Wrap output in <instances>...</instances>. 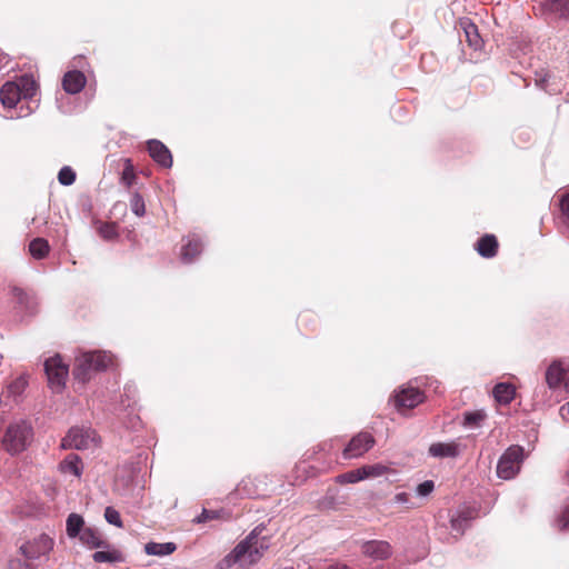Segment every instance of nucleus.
Instances as JSON below:
<instances>
[{"label":"nucleus","instance_id":"f257e3e1","mask_svg":"<svg viewBox=\"0 0 569 569\" xmlns=\"http://www.w3.org/2000/svg\"><path fill=\"white\" fill-rule=\"evenodd\" d=\"M261 532L262 529L256 528L243 541L236 546L226 561L229 565L239 563L242 567L256 563L269 547L267 539L260 537Z\"/></svg>","mask_w":569,"mask_h":569},{"label":"nucleus","instance_id":"f03ea898","mask_svg":"<svg viewBox=\"0 0 569 569\" xmlns=\"http://www.w3.org/2000/svg\"><path fill=\"white\" fill-rule=\"evenodd\" d=\"M112 356L103 351L82 352L76 359V367L73 370L74 378L84 383L90 380L91 375L101 370L108 369L112 366Z\"/></svg>","mask_w":569,"mask_h":569},{"label":"nucleus","instance_id":"7ed1b4c3","mask_svg":"<svg viewBox=\"0 0 569 569\" xmlns=\"http://www.w3.org/2000/svg\"><path fill=\"white\" fill-rule=\"evenodd\" d=\"M32 440V427L26 420L10 423L1 439L3 449L14 456L24 451Z\"/></svg>","mask_w":569,"mask_h":569},{"label":"nucleus","instance_id":"20e7f679","mask_svg":"<svg viewBox=\"0 0 569 569\" xmlns=\"http://www.w3.org/2000/svg\"><path fill=\"white\" fill-rule=\"evenodd\" d=\"M523 448L520 446H510L500 457L497 465V476L503 480L515 478L520 471L523 461Z\"/></svg>","mask_w":569,"mask_h":569},{"label":"nucleus","instance_id":"39448f33","mask_svg":"<svg viewBox=\"0 0 569 569\" xmlns=\"http://www.w3.org/2000/svg\"><path fill=\"white\" fill-rule=\"evenodd\" d=\"M44 371L47 373L49 387L53 391L60 392L64 388L66 380L68 378V365L62 361L59 355H56L46 360Z\"/></svg>","mask_w":569,"mask_h":569},{"label":"nucleus","instance_id":"423d86ee","mask_svg":"<svg viewBox=\"0 0 569 569\" xmlns=\"http://www.w3.org/2000/svg\"><path fill=\"white\" fill-rule=\"evenodd\" d=\"M97 442L96 432L90 428L73 427L61 441L63 449H89Z\"/></svg>","mask_w":569,"mask_h":569},{"label":"nucleus","instance_id":"0eeeda50","mask_svg":"<svg viewBox=\"0 0 569 569\" xmlns=\"http://www.w3.org/2000/svg\"><path fill=\"white\" fill-rule=\"evenodd\" d=\"M361 552L372 561H383L392 557L393 548L386 540H368L361 545Z\"/></svg>","mask_w":569,"mask_h":569},{"label":"nucleus","instance_id":"6e6552de","mask_svg":"<svg viewBox=\"0 0 569 569\" xmlns=\"http://www.w3.org/2000/svg\"><path fill=\"white\" fill-rule=\"evenodd\" d=\"M53 547V540L47 535H40L32 541L21 546V551L27 559H38L47 556Z\"/></svg>","mask_w":569,"mask_h":569},{"label":"nucleus","instance_id":"1a4fd4ad","mask_svg":"<svg viewBox=\"0 0 569 569\" xmlns=\"http://www.w3.org/2000/svg\"><path fill=\"white\" fill-rule=\"evenodd\" d=\"M422 401V392L412 387H403L395 395V406L398 409H411Z\"/></svg>","mask_w":569,"mask_h":569},{"label":"nucleus","instance_id":"9d476101","mask_svg":"<svg viewBox=\"0 0 569 569\" xmlns=\"http://www.w3.org/2000/svg\"><path fill=\"white\" fill-rule=\"evenodd\" d=\"M375 440L369 433H359L351 439L343 451L345 458L351 459L362 456L373 445Z\"/></svg>","mask_w":569,"mask_h":569},{"label":"nucleus","instance_id":"9b49d317","mask_svg":"<svg viewBox=\"0 0 569 569\" xmlns=\"http://www.w3.org/2000/svg\"><path fill=\"white\" fill-rule=\"evenodd\" d=\"M568 371V366L562 360H555L546 370V382L550 389H557Z\"/></svg>","mask_w":569,"mask_h":569},{"label":"nucleus","instance_id":"f8f14e48","mask_svg":"<svg viewBox=\"0 0 569 569\" xmlns=\"http://www.w3.org/2000/svg\"><path fill=\"white\" fill-rule=\"evenodd\" d=\"M148 151L150 157L160 166L171 168L172 157L169 149L159 140H150L148 142Z\"/></svg>","mask_w":569,"mask_h":569},{"label":"nucleus","instance_id":"ddd939ff","mask_svg":"<svg viewBox=\"0 0 569 569\" xmlns=\"http://www.w3.org/2000/svg\"><path fill=\"white\" fill-rule=\"evenodd\" d=\"M428 451L435 458H456L460 455L462 448L456 441L436 442L429 447Z\"/></svg>","mask_w":569,"mask_h":569},{"label":"nucleus","instance_id":"4468645a","mask_svg":"<svg viewBox=\"0 0 569 569\" xmlns=\"http://www.w3.org/2000/svg\"><path fill=\"white\" fill-rule=\"evenodd\" d=\"M87 79L80 71H69L62 79V87L66 92L76 94L80 92L86 86Z\"/></svg>","mask_w":569,"mask_h":569},{"label":"nucleus","instance_id":"2eb2a0df","mask_svg":"<svg viewBox=\"0 0 569 569\" xmlns=\"http://www.w3.org/2000/svg\"><path fill=\"white\" fill-rule=\"evenodd\" d=\"M59 471L79 479L83 471V463L78 455L70 453L59 463Z\"/></svg>","mask_w":569,"mask_h":569},{"label":"nucleus","instance_id":"dca6fc26","mask_svg":"<svg viewBox=\"0 0 569 569\" xmlns=\"http://www.w3.org/2000/svg\"><path fill=\"white\" fill-rule=\"evenodd\" d=\"M20 89L16 82H6L0 90V101L4 107L13 108L21 99Z\"/></svg>","mask_w":569,"mask_h":569},{"label":"nucleus","instance_id":"f3484780","mask_svg":"<svg viewBox=\"0 0 569 569\" xmlns=\"http://www.w3.org/2000/svg\"><path fill=\"white\" fill-rule=\"evenodd\" d=\"M79 538L90 549L108 547V542L103 539L101 532L94 528H84Z\"/></svg>","mask_w":569,"mask_h":569},{"label":"nucleus","instance_id":"a211bd4d","mask_svg":"<svg viewBox=\"0 0 569 569\" xmlns=\"http://www.w3.org/2000/svg\"><path fill=\"white\" fill-rule=\"evenodd\" d=\"M101 548L103 550L96 551L92 555V559L96 562L119 563V562L124 561V556L119 549L111 547L109 543H108V547H101Z\"/></svg>","mask_w":569,"mask_h":569},{"label":"nucleus","instance_id":"6ab92c4d","mask_svg":"<svg viewBox=\"0 0 569 569\" xmlns=\"http://www.w3.org/2000/svg\"><path fill=\"white\" fill-rule=\"evenodd\" d=\"M460 27L465 32L466 40L469 43V46L472 47L473 49H480L482 46V40L478 32L477 26L469 19H461Z\"/></svg>","mask_w":569,"mask_h":569},{"label":"nucleus","instance_id":"aec40b11","mask_svg":"<svg viewBox=\"0 0 569 569\" xmlns=\"http://www.w3.org/2000/svg\"><path fill=\"white\" fill-rule=\"evenodd\" d=\"M476 249L481 257L492 258L497 253L498 242L495 236L486 234L477 242Z\"/></svg>","mask_w":569,"mask_h":569},{"label":"nucleus","instance_id":"412c9836","mask_svg":"<svg viewBox=\"0 0 569 569\" xmlns=\"http://www.w3.org/2000/svg\"><path fill=\"white\" fill-rule=\"evenodd\" d=\"M202 251V243L196 237H189L181 250V258L184 262H191Z\"/></svg>","mask_w":569,"mask_h":569},{"label":"nucleus","instance_id":"4be33fe9","mask_svg":"<svg viewBox=\"0 0 569 569\" xmlns=\"http://www.w3.org/2000/svg\"><path fill=\"white\" fill-rule=\"evenodd\" d=\"M516 395V389L511 383L501 382L493 388L495 399L502 405L510 403Z\"/></svg>","mask_w":569,"mask_h":569},{"label":"nucleus","instance_id":"5701e85b","mask_svg":"<svg viewBox=\"0 0 569 569\" xmlns=\"http://www.w3.org/2000/svg\"><path fill=\"white\" fill-rule=\"evenodd\" d=\"M176 545L173 542H148L144 546V551L150 556H168L171 555L176 550Z\"/></svg>","mask_w":569,"mask_h":569},{"label":"nucleus","instance_id":"b1692460","mask_svg":"<svg viewBox=\"0 0 569 569\" xmlns=\"http://www.w3.org/2000/svg\"><path fill=\"white\" fill-rule=\"evenodd\" d=\"M20 89V94L24 99L32 98L37 92V84L32 76H22L16 81Z\"/></svg>","mask_w":569,"mask_h":569},{"label":"nucleus","instance_id":"393cba45","mask_svg":"<svg viewBox=\"0 0 569 569\" xmlns=\"http://www.w3.org/2000/svg\"><path fill=\"white\" fill-rule=\"evenodd\" d=\"M361 470L365 480L385 477L391 472V469L382 463L365 465Z\"/></svg>","mask_w":569,"mask_h":569},{"label":"nucleus","instance_id":"a878e982","mask_svg":"<svg viewBox=\"0 0 569 569\" xmlns=\"http://www.w3.org/2000/svg\"><path fill=\"white\" fill-rule=\"evenodd\" d=\"M83 518L78 513H70L67 519V535L70 538L80 537L83 528Z\"/></svg>","mask_w":569,"mask_h":569},{"label":"nucleus","instance_id":"bb28decb","mask_svg":"<svg viewBox=\"0 0 569 569\" xmlns=\"http://www.w3.org/2000/svg\"><path fill=\"white\" fill-rule=\"evenodd\" d=\"M50 250L48 241L43 238H36L29 244L30 254L36 259H43Z\"/></svg>","mask_w":569,"mask_h":569},{"label":"nucleus","instance_id":"cd10ccee","mask_svg":"<svg viewBox=\"0 0 569 569\" xmlns=\"http://www.w3.org/2000/svg\"><path fill=\"white\" fill-rule=\"evenodd\" d=\"M28 387V376L27 375H20L16 379H13L9 386H8V392L12 397H19L21 396L26 388Z\"/></svg>","mask_w":569,"mask_h":569},{"label":"nucleus","instance_id":"c85d7f7f","mask_svg":"<svg viewBox=\"0 0 569 569\" xmlns=\"http://www.w3.org/2000/svg\"><path fill=\"white\" fill-rule=\"evenodd\" d=\"M547 7L559 17L569 19V0H550Z\"/></svg>","mask_w":569,"mask_h":569},{"label":"nucleus","instance_id":"c756f323","mask_svg":"<svg viewBox=\"0 0 569 569\" xmlns=\"http://www.w3.org/2000/svg\"><path fill=\"white\" fill-rule=\"evenodd\" d=\"M363 475L361 467L358 469L350 470L337 477V481L339 483H357L359 481H363Z\"/></svg>","mask_w":569,"mask_h":569},{"label":"nucleus","instance_id":"7c9ffc66","mask_svg":"<svg viewBox=\"0 0 569 569\" xmlns=\"http://www.w3.org/2000/svg\"><path fill=\"white\" fill-rule=\"evenodd\" d=\"M98 233L104 240H113L118 237L116 223H102L98 228Z\"/></svg>","mask_w":569,"mask_h":569},{"label":"nucleus","instance_id":"2f4dec72","mask_svg":"<svg viewBox=\"0 0 569 569\" xmlns=\"http://www.w3.org/2000/svg\"><path fill=\"white\" fill-rule=\"evenodd\" d=\"M104 519L108 523L113 525L118 528L123 527L120 513L113 507H107L104 509Z\"/></svg>","mask_w":569,"mask_h":569},{"label":"nucleus","instance_id":"473e14b6","mask_svg":"<svg viewBox=\"0 0 569 569\" xmlns=\"http://www.w3.org/2000/svg\"><path fill=\"white\" fill-rule=\"evenodd\" d=\"M58 180L63 186H70L76 180V173L70 167H63L58 173Z\"/></svg>","mask_w":569,"mask_h":569},{"label":"nucleus","instance_id":"72a5a7b5","mask_svg":"<svg viewBox=\"0 0 569 569\" xmlns=\"http://www.w3.org/2000/svg\"><path fill=\"white\" fill-rule=\"evenodd\" d=\"M130 207H131L132 212L138 217L143 216L146 212L144 201L139 193H134L132 196V198L130 200Z\"/></svg>","mask_w":569,"mask_h":569},{"label":"nucleus","instance_id":"f704fd0d","mask_svg":"<svg viewBox=\"0 0 569 569\" xmlns=\"http://www.w3.org/2000/svg\"><path fill=\"white\" fill-rule=\"evenodd\" d=\"M486 418V413L481 410L465 413V425L478 426Z\"/></svg>","mask_w":569,"mask_h":569},{"label":"nucleus","instance_id":"c9c22d12","mask_svg":"<svg viewBox=\"0 0 569 569\" xmlns=\"http://www.w3.org/2000/svg\"><path fill=\"white\" fill-rule=\"evenodd\" d=\"M435 489V483L431 480H426L422 483L418 485L416 492L420 497H426L430 495Z\"/></svg>","mask_w":569,"mask_h":569},{"label":"nucleus","instance_id":"e433bc0d","mask_svg":"<svg viewBox=\"0 0 569 569\" xmlns=\"http://www.w3.org/2000/svg\"><path fill=\"white\" fill-rule=\"evenodd\" d=\"M134 172H133V167L132 164L130 163V161L128 160L127 161V167L124 168L123 172H122V181L127 184V186H131L134 181Z\"/></svg>","mask_w":569,"mask_h":569},{"label":"nucleus","instance_id":"4c0bfd02","mask_svg":"<svg viewBox=\"0 0 569 569\" xmlns=\"http://www.w3.org/2000/svg\"><path fill=\"white\" fill-rule=\"evenodd\" d=\"M468 525V521L465 517H457L451 520V528L453 531L458 533H462Z\"/></svg>","mask_w":569,"mask_h":569},{"label":"nucleus","instance_id":"58836bf2","mask_svg":"<svg viewBox=\"0 0 569 569\" xmlns=\"http://www.w3.org/2000/svg\"><path fill=\"white\" fill-rule=\"evenodd\" d=\"M557 525L560 530L569 529V506L566 508L561 517L558 519Z\"/></svg>","mask_w":569,"mask_h":569},{"label":"nucleus","instance_id":"ea45409f","mask_svg":"<svg viewBox=\"0 0 569 569\" xmlns=\"http://www.w3.org/2000/svg\"><path fill=\"white\" fill-rule=\"evenodd\" d=\"M560 209H561L562 214L566 218V222L569 226V193L562 196V198L560 200Z\"/></svg>","mask_w":569,"mask_h":569},{"label":"nucleus","instance_id":"a19ab883","mask_svg":"<svg viewBox=\"0 0 569 569\" xmlns=\"http://www.w3.org/2000/svg\"><path fill=\"white\" fill-rule=\"evenodd\" d=\"M396 503H407L409 501V495L406 492H399L393 497Z\"/></svg>","mask_w":569,"mask_h":569},{"label":"nucleus","instance_id":"79ce46f5","mask_svg":"<svg viewBox=\"0 0 569 569\" xmlns=\"http://www.w3.org/2000/svg\"><path fill=\"white\" fill-rule=\"evenodd\" d=\"M559 412L561 418L569 422V401L560 407Z\"/></svg>","mask_w":569,"mask_h":569},{"label":"nucleus","instance_id":"37998d69","mask_svg":"<svg viewBox=\"0 0 569 569\" xmlns=\"http://www.w3.org/2000/svg\"><path fill=\"white\" fill-rule=\"evenodd\" d=\"M212 518L211 512L203 510L202 513L198 517V522H203Z\"/></svg>","mask_w":569,"mask_h":569}]
</instances>
